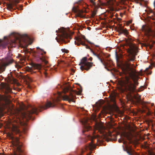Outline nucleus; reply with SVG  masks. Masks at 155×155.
I'll return each mask as SVG.
<instances>
[{
	"mask_svg": "<svg viewBox=\"0 0 155 155\" xmlns=\"http://www.w3.org/2000/svg\"><path fill=\"white\" fill-rule=\"evenodd\" d=\"M18 74H19V72H16Z\"/></svg>",
	"mask_w": 155,
	"mask_h": 155,
	"instance_id": "3c124183",
	"label": "nucleus"
},
{
	"mask_svg": "<svg viewBox=\"0 0 155 155\" xmlns=\"http://www.w3.org/2000/svg\"><path fill=\"white\" fill-rule=\"evenodd\" d=\"M86 121H85V122L83 121L82 122V124L84 125L85 128L84 130L83 131V133H84L86 131H88L91 129V127L90 126H86V125L85 124H86Z\"/></svg>",
	"mask_w": 155,
	"mask_h": 155,
	"instance_id": "aec40b11",
	"label": "nucleus"
},
{
	"mask_svg": "<svg viewBox=\"0 0 155 155\" xmlns=\"http://www.w3.org/2000/svg\"><path fill=\"white\" fill-rule=\"evenodd\" d=\"M150 68H146V70H149V69Z\"/></svg>",
	"mask_w": 155,
	"mask_h": 155,
	"instance_id": "a19ab883",
	"label": "nucleus"
},
{
	"mask_svg": "<svg viewBox=\"0 0 155 155\" xmlns=\"http://www.w3.org/2000/svg\"><path fill=\"white\" fill-rule=\"evenodd\" d=\"M12 131L13 134H18L19 136L21 135V132L19 128V126L18 125L13 124L12 127Z\"/></svg>",
	"mask_w": 155,
	"mask_h": 155,
	"instance_id": "9d476101",
	"label": "nucleus"
},
{
	"mask_svg": "<svg viewBox=\"0 0 155 155\" xmlns=\"http://www.w3.org/2000/svg\"><path fill=\"white\" fill-rule=\"evenodd\" d=\"M13 0V2L14 3V5H12V4H9L8 5V8H9L10 9H12L13 8V6H15L16 8H17L19 10H22L23 9L22 7L23 5H18V7L16 5V4L17 3H15L14 0Z\"/></svg>",
	"mask_w": 155,
	"mask_h": 155,
	"instance_id": "dca6fc26",
	"label": "nucleus"
},
{
	"mask_svg": "<svg viewBox=\"0 0 155 155\" xmlns=\"http://www.w3.org/2000/svg\"><path fill=\"white\" fill-rule=\"evenodd\" d=\"M34 66L36 68H41L43 67V65L41 64H34Z\"/></svg>",
	"mask_w": 155,
	"mask_h": 155,
	"instance_id": "393cba45",
	"label": "nucleus"
},
{
	"mask_svg": "<svg viewBox=\"0 0 155 155\" xmlns=\"http://www.w3.org/2000/svg\"><path fill=\"white\" fill-rule=\"evenodd\" d=\"M39 59L45 65H46V66L44 68H48L51 66V64H49L48 62L45 60V58L43 57H40L39 58Z\"/></svg>",
	"mask_w": 155,
	"mask_h": 155,
	"instance_id": "a211bd4d",
	"label": "nucleus"
},
{
	"mask_svg": "<svg viewBox=\"0 0 155 155\" xmlns=\"http://www.w3.org/2000/svg\"><path fill=\"white\" fill-rule=\"evenodd\" d=\"M76 41H75V45H81L83 46H85V48L87 49H90L91 51L94 54V55L96 56L100 60L101 62L104 65V68H107L106 67L102 59L101 58L99 57V56L98 54H97L92 49H91L89 46H88L82 40L81 38L79 37H77L76 38Z\"/></svg>",
	"mask_w": 155,
	"mask_h": 155,
	"instance_id": "423d86ee",
	"label": "nucleus"
},
{
	"mask_svg": "<svg viewBox=\"0 0 155 155\" xmlns=\"http://www.w3.org/2000/svg\"><path fill=\"white\" fill-rule=\"evenodd\" d=\"M2 87L5 90V94H7L9 93H12V89L9 85L6 84H3L2 86Z\"/></svg>",
	"mask_w": 155,
	"mask_h": 155,
	"instance_id": "4468645a",
	"label": "nucleus"
},
{
	"mask_svg": "<svg viewBox=\"0 0 155 155\" xmlns=\"http://www.w3.org/2000/svg\"><path fill=\"white\" fill-rule=\"evenodd\" d=\"M98 1H99L100 4H102V3L101 2V0H98Z\"/></svg>",
	"mask_w": 155,
	"mask_h": 155,
	"instance_id": "e433bc0d",
	"label": "nucleus"
},
{
	"mask_svg": "<svg viewBox=\"0 0 155 155\" xmlns=\"http://www.w3.org/2000/svg\"><path fill=\"white\" fill-rule=\"evenodd\" d=\"M141 30L142 31L144 32L145 35L148 37L153 36L154 35V31L149 27L143 25L142 27Z\"/></svg>",
	"mask_w": 155,
	"mask_h": 155,
	"instance_id": "1a4fd4ad",
	"label": "nucleus"
},
{
	"mask_svg": "<svg viewBox=\"0 0 155 155\" xmlns=\"http://www.w3.org/2000/svg\"><path fill=\"white\" fill-rule=\"evenodd\" d=\"M90 69V68H81V70L82 71H83L84 70H85L86 71H88Z\"/></svg>",
	"mask_w": 155,
	"mask_h": 155,
	"instance_id": "cd10ccee",
	"label": "nucleus"
},
{
	"mask_svg": "<svg viewBox=\"0 0 155 155\" xmlns=\"http://www.w3.org/2000/svg\"><path fill=\"white\" fill-rule=\"evenodd\" d=\"M123 141V140H122V139H119L118 140V142H119V143H121L122 142V141Z\"/></svg>",
	"mask_w": 155,
	"mask_h": 155,
	"instance_id": "2f4dec72",
	"label": "nucleus"
},
{
	"mask_svg": "<svg viewBox=\"0 0 155 155\" xmlns=\"http://www.w3.org/2000/svg\"><path fill=\"white\" fill-rule=\"evenodd\" d=\"M150 113H149V114H148V115H150Z\"/></svg>",
	"mask_w": 155,
	"mask_h": 155,
	"instance_id": "603ef678",
	"label": "nucleus"
},
{
	"mask_svg": "<svg viewBox=\"0 0 155 155\" xmlns=\"http://www.w3.org/2000/svg\"><path fill=\"white\" fill-rule=\"evenodd\" d=\"M19 68H16V69H17V70L18 71V70H19Z\"/></svg>",
	"mask_w": 155,
	"mask_h": 155,
	"instance_id": "37998d69",
	"label": "nucleus"
},
{
	"mask_svg": "<svg viewBox=\"0 0 155 155\" xmlns=\"http://www.w3.org/2000/svg\"><path fill=\"white\" fill-rule=\"evenodd\" d=\"M79 64L81 66L80 68H84V67H87L86 68H90L95 66L93 63L87 61V57L83 58L81 60Z\"/></svg>",
	"mask_w": 155,
	"mask_h": 155,
	"instance_id": "6e6552de",
	"label": "nucleus"
},
{
	"mask_svg": "<svg viewBox=\"0 0 155 155\" xmlns=\"http://www.w3.org/2000/svg\"><path fill=\"white\" fill-rule=\"evenodd\" d=\"M64 93L69 92V95H62L60 92L58 93V96L57 97L53 100L52 102L51 101H47L45 105H39L38 107H31L30 110H27L24 113V117L31 119V115L35 114H37L38 111H41L42 110L46 109L50 107H54L56 105V104L60 99L59 97H62L64 100L68 101L69 102L72 101L75 102L74 100L76 98V95H80L82 91V89H80L78 91L73 90L71 87H67L63 90Z\"/></svg>",
	"mask_w": 155,
	"mask_h": 155,
	"instance_id": "f257e3e1",
	"label": "nucleus"
},
{
	"mask_svg": "<svg viewBox=\"0 0 155 155\" xmlns=\"http://www.w3.org/2000/svg\"><path fill=\"white\" fill-rule=\"evenodd\" d=\"M13 62V60L11 58H6L5 61H2L0 63V68L6 67L12 64Z\"/></svg>",
	"mask_w": 155,
	"mask_h": 155,
	"instance_id": "9b49d317",
	"label": "nucleus"
},
{
	"mask_svg": "<svg viewBox=\"0 0 155 155\" xmlns=\"http://www.w3.org/2000/svg\"><path fill=\"white\" fill-rule=\"evenodd\" d=\"M96 147V145L93 143V140H91L87 146V148L89 150H91L95 148Z\"/></svg>",
	"mask_w": 155,
	"mask_h": 155,
	"instance_id": "6ab92c4d",
	"label": "nucleus"
},
{
	"mask_svg": "<svg viewBox=\"0 0 155 155\" xmlns=\"http://www.w3.org/2000/svg\"><path fill=\"white\" fill-rule=\"evenodd\" d=\"M108 135L109 137H111L112 136V133L110 132H109L108 133Z\"/></svg>",
	"mask_w": 155,
	"mask_h": 155,
	"instance_id": "c756f323",
	"label": "nucleus"
},
{
	"mask_svg": "<svg viewBox=\"0 0 155 155\" xmlns=\"http://www.w3.org/2000/svg\"><path fill=\"white\" fill-rule=\"evenodd\" d=\"M148 68H151L150 66H149Z\"/></svg>",
	"mask_w": 155,
	"mask_h": 155,
	"instance_id": "a18cd8bd",
	"label": "nucleus"
},
{
	"mask_svg": "<svg viewBox=\"0 0 155 155\" xmlns=\"http://www.w3.org/2000/svg\"><path fill=\"white\" fill-rule=\"evenodd\" d=\"M10 137H11V138L12 139V138H13V139H14L15 138L14 137H12V136L11 135V134H10ZM16 137H15L16 138Z\"/></svg>",
	"mask_w": 155,
	"mask_h": 155,
	"instance_id": "f704fd0d",
	"label": "nucleus"
},
{
	"mask_svg": "<svg viewBox=\"0 0 155 155\" xmlns=\"http://www.w3.org/2000/svg\"><path fill=\"white\" fill-rule=\"evenodd\" d=\"M92 60V57H90L89 59V60L90 61H91Z\"/></svg>",
	"mask_w": 155,
	"mask_h": 155,
	"instance_id": "c9c22d12",
	"label": "nucleus"
},
{
	"mask_svg": "<svg viewBox=\"0 0 155 155\" xmlns=\"http://www.w3.org/2000/svg\"><path fill=\"white\" fill-rule=\"evenodd\" d=\"M26 69V70L28 71L29 72H31V73H33V72H35L33 71V68H25ZM34 69H36L37 68H33ZM37 69H41V68H37Z\"/></svg>",
	"mask_w": 155,
	"mask_h": 155,
	"instance_id": "a878e982",
	"label": "nucleus"
},
{
	"mask_svg": "<svg viewBox=\"0 0 155 155\" xmlns=\"http://www.w3.org/2000/svg\"><path fill=\"white\" fill-rule=\"evenodd\" d=\"M19 73H21V72H19Z\"/></svg>",
	"mask_w": 155,
	"mask_h": 155,
	"instance_id": "5fc2aeb1",
	"label": "nucleus"
},
{
	"mask_svg": "<svg viewBox=\"0 0 155 155\" xmlns=\"http://www.w3.org/2000/svg\"><path fill=\"white\" fill-rule=\"evenodd\" d=\"M96 14V13H93V16H94Z\"/></svg>",
	"mask_w": 155,
	"mask_h": 155,
	"instance_id": "4c0bfd02",
	"label": "nucleus"
},
{
	"mask_svg": "<svg viewBox=\"0 0 155 155\" xmlns=\"http://www.w3.org/2000/svg\"><path fill=\"white\" fill-rule=\"evenodd\" d=\"M43 53H41V55H43Z\"/></svg>",
	"mask_w": 155,
	"mask_h": 155,
	"instance_id": "864d4df0",
	"label": "nucleus"
},
{
	"mask_svg": "<svg viewBox=\"0 0 155 155\" xmlns=\"http://www.w3.org/2000/svg\"><path fill=\"white\" fill-rule=\"evenodd\" d=\"M54 70H56V69H57V68H54Z\"/></svg>",
	"mask_w": 155,
	"mask_h": 155,
	"instance_id": "de8ad7c7",
	"label": "nucleus"
},
{
	"mask_svg": "<svg viewBox=\"0 0 155 155\" xmlns=\"http://www.w3.org/2000/svg\"><path fill=\"white\" fill-rule=\"evenodd\" d=\"M87 42H88L89 43H90V44H91V45H92V44L94 45L93 43H92L91 42V41H87Z\"/></svg>",
	"mask_w": 155,
	"mask_h": 155,
	"instance_id": "72a5a7b5",
	"label": "nucleus"
},
{
	"mask_svg": "<svg viewBox=\"0 0 155 155\" xmlns=\"http://www.w3.org/2000/svg\"><path fill=\"white\" fill-rule=\"evenodd\" d=\"M41 50L43 52L44 54H45L46 53V52L43 49H41Z\"/></svg>",
	"mask_w": 155,
	"mask_h": 155,
	"instance_id": "473e14b6",
	"label": "nucleus"
},
{
	"mask_svg": "<svg viewBox=\"0 0 155 155\" xmlns=\"http://www.w3.org/2000/svg\"><path fill=\"white\" fill-rule=\"evenodd\" d=\"M7 105L5 102L0 105V117L3 116V111L7 107Z\"/></svg>",
	"mask_w": 155,
	"mask_h": 155,
	"instance_id": "f3484780",
	"label": "nucleus"
},
{
	"mask_svg": "<svg viewBox=\"0 0 155 155\" xmlns=\"http://www.w3.org/2000/svg\"><path fill=\"white\" fill-rule=\"evenodd\" d=\"M120 0V1L121 2H122V3L123 2L124 0Z\"/></svg>",
	"mask_w": 155,
	"mask_h": 155,
	"instance_id": "58836bf2",
	"label": "nucleus"
},
{
	"mask_svg": "<svg viewBox=\"0 0 155 155\" xmlns=\"http://www.w3.org/2000/svg\"><path fill=\"white\" fill-rule=\"evenodd\" d=\"M126 45L127 54L126 56V60L121 61L120 60V57L116 52V59L117 65L118 67L121 65L124 67L120 68H135L134 64H131L130 61L135 60V56L138 52V48L135 44L132 43L131 40H128L126 42Z\"/></svg>",
	"mask_w": 155,
	"mask_h": 155,
	"instance_id": "f03ea898",
	"label": "nucleus"
},
{
	"mask_svg": "<svg viewBox=\"0 0 155 155\" xmlns=\"http://www.w3.org/2000/svg\"><path fill=\"white\" fill-rule=\"evenodd\" d=\"M96 129L98 130L101 134H104L105 127L102 125L99 124H97Z\"/></svg>",
	"mask_w": 155,
	"mask_h": 155,
	"instance_id": "2eb2a0df",
	"label": "nucleus"
},
{
	"mask_svg": "<svg viewBox=\"0 0 155 155\" xmlns=\"http://www.w3.org/2000/svg\"><path fill=\"white\" fill-rule=\"evenodd\" d=\"M70 71H71L73 73L75 72V70L73 68H70Z\"/></svg>",
	"mask_w": 155,
	"mask_h": 155,
	"instance_id": "7c9ffc66",
	"label": "nucleus"
},
{
	"mask_svg": "<svg viewBox=\"0 0 155 155\" xmlns=\"http://www.w3.org/2000/svg\"><path fill=\"white\" fill-rule=\"evenodd\" d=\"M8 81L11 83H15L16 82V80L13 77H9L8 78Z\"/></svg>",
	"mask_w": 155,
	"mask_h": 155,
	"instance_id": "4be33fe9",
	"label": "nucleus"
},
{
	"mask_svg": "<svg viewBox=\"0 0 155 155\" xmlns=\"http://www.w3.org/2000/svg\"><path fill=\"white\" fill-rule=\"evenodd\" d=\"M72 11L74 13H77L78 17H82V13L85 12V10H80L79 9L78 7H73L72 8Z\"/></svg>",
	"mask_w": 155,
	"mask_h": 155,
	"instance_id": "f8f14e48",
	"label": "nucleus"
},
{
	"mask_svg": "<svg viewBox=\"0 0 155 155\" xmlns=\"http://www.w3.org/2000/svg\"><path fill=\"white\" fill-rule=\"evenodd\" d=\"M95 46H96V47H98V46L97 45H95Z\"/></svg>",
	"mask_w": 155,
	"mask_h": 155,
	"instance_id": "49530a36",
	"label": "nucleus"
},
{
	"mask_svg": "<svg viewBox=\"0 0 155 155\" xmlns=\"http://www.w3.org/2000/svg\"><path fill=\"white\" fill-rule=\"evenodd\" d=\"M56 32H58L61 33L60 35V38L63 43H67L69 41V39L72 38L71 35L63 28L59 29L58 31L56 30Z\"/></svg>",
	"mask_w": 155,
	"mask_h": 155,
	"instance_id": "0eeeda50",
	"label": "nucleus"
},
{
	"mask_svg": "<svg viewBox=\"0 0 155 155\" xmlns=\"http://www.w3.org/2000/svg\"><path fill=\"white\" fill-rule=\"evenodd\" d=\"M25 79L27 83L28 84H29L30 83L32 82V79L29 77H26Z\"/></svg>",
	"mask_w": 155,
	"mask_h": 155,
	"instance_id": "5701e85b",
	"label": "nucleus"
},
{
	"mask_svg": "<svg viewBox=\"0 0 155 155\" xmlns=\"http://www.w3.org/2000/svg\"><path fill=\"white\" fill-rule=\"evenodd\" d=\"M44 69H45V71L44 72V74L46 76V75L48 73L47 72V71H48V70L47 69H46L45 68Z\"/></svg>",
	"mask_w": 155,
	"mask_h": 155,
	"instance_id": "c85d7f7f",
	"label": "nucleus"
},
{
	"mask_svg": "<svg viewBox=\"0 0 155 155\" xmlns=\"http://www.w3.org/2000/svg\"><path fill=\"white\" fill-rule=\"evenodd\" d=\"M107 71H111V73L113 74H114L112 71H113L114 72H117L118 71L116 70V68H106Z\"/></svg>",
	"mask_w": 155,
	"mask_h": 155,
	"instance_id": "b1692460",
	"label": "nucleus"
},
{
	"mask_svg": "<svg viewBox=\"0 0 155 155\" xmlns=\"http://www.w3.org/2000/svg\"><path fill=\"white\" fill-rule=\"evenodd\" d=\"M117 31L119 33V35L124 34L125 35L127 36L128 35L127 30L126 28L124 29L121 26L118 28Z\"/></svg>",
	"mask_w": 155,
	"mask_h": 155,
	"instance_id": "ddd939ff",
	"label": "nucleus"
},
{
	"mask_svg": "<svg viewBox=\"0 0 155 155\" xmlns=\"http://www.w3.org/2000/svg\"><path fill=\"white\" fill-rule=\"evenodd\" d=\"M25 68H31L27 66H26Z\"/></svg>",
	"mask_w": 155,
	"mask_h": 155,
	"instance_id": "ea45409f",
	"label": "nucleus"
},
{
	"mask_svg": "<svg viewBox=\"0 0 155 155\" xmlns=\"http://www.w3.org/2000/svg\"><path fill=\"white\" fill-rule=\"evenodd\" d=\"M21 38H28V36L26 35L22 36L18 33L13 32L8 37H5L4 38L5 40L4 41L0 39V49L6 48L7 45L8 44H10L12 47H15L16 44L20 41V39Z\"/></svg>",
	"mask_w": 155,
	"mask_h": 155,
	"instance_id": "20e7f679",
	"label": "nucleus"
},
{
	"mask_svg": "<svg viewBox=\"0 0 155 155\" xmlns=\"http://www.w3.org/2000/svg\"><path fill=\"white\" fill-rule=\"evenodd\" d=\"M61 50L63 52L66 53H68L69 52V51L68 50L65 49H62Z\"/></svg>",
	"mask_w": 155,
	"mask_h": 155,
	"instance_id": "bb28decb",
	"label": "nucleus"
},
{
	"mask_svg": "<svg viewBox=\"0 0 155 155\" xmlns=\"http://www.w3.org/2000/svg\"><path fill=\"white\" fill-rule=\"evenodd\" d=\"M14 71L15 72V71H16V70H14Z\"/></svg>",
	"mask_w": 155,
	"mask_h": 155,
	"instance_id": "8fccbe9b",
	"label": "nucleus"
},
{
	"mask_svg": "<svg viewBox=\"0 0 155 155\" xmlns=\"http://www.w3.org/2000/svg\"><path fill=\"white\" fill-rule=\"evenodd\" d=\"M14 152V155H25V152L22 143L19 140V139L18 137L13 139Z\"/></svg>",
	"mask_w": 155,
	"mask_h": 155,
	"instance_id": "39448f33",
	"label": "nucleus"
},
{
	"mask_svg": "<svg viewBox=\"0 0 155 155\" xmlns=\"http://www.w3.org/2000/svg\"><path fill=\"white\" fill-rule=\"evenodd\" d=\"M28 86L30 88V86L29 85H28Z\"/></svg>",
	"mask_w": 155,
	"mask_h": 155,
	"instance_id": "c03bdc74",
	"label": "nucleus"
},
{
	"mask_svg": "<svg viewBox=\"0 0 155 155\" xmlns=\"http://www.w3.org/2000/svg\"><path fill=\"white\" fill-rule=\"evenodd\" d=\"M53 68H50L49 70H50L51 69H53Z\"/></svg>",
	"mask_w": 155,
	"mask_h": 155,
	"instance_id": "09e8293b",
	"label": "nucleus"
},
{
	"mask_svg": "<svg viewBox=\"0 0 155 155\" xmlns=\"http://www.w3.org/2000/svg\"><path fill=\"white\" fill-rule=\"evenodd\" d=\"M135 68H121L122 72L126 75V84L124 87V91L129 95L135 91H140L139 89L137 91L136 86L138 84V82L135 80L137 77L138 73Z\"/></svg>",
	"mask_w": 155,
	"mask_h": 155,
	"instance_id": "7ed1b4c3",
	"label": "nucleus"
},
{
	"mask_svg": "<svg viewBox=\"0 0 155 155\" xmlns=\"http://www.w3.org/2000/svg\"><path fill=\"white\" fill-rule=\"evenodd\" d=\"M37 49H40V48L39 47H37Z\"/></svg>",
	"mask_w": 155,
	"mask_h": 155,
	"instance_id": "79ce46f5",
	"label": "nucleus"
},
{
	"mask_svg": "<svg viewBox=\"0 0 155 155\" xmlns=\"http://www.w3.org/2000/svg\"><path fill=\"white\" fill-rule=\"evenodd\" d=\"M89 1L95 8H97L100 6L98 4H97L94 0H89Z\"/></svg>",
	"mask_w": 155,
	"mask_h": 155,
	"instance_id": "412c9836",
	"label": "nucleus"
}]
</instances>
